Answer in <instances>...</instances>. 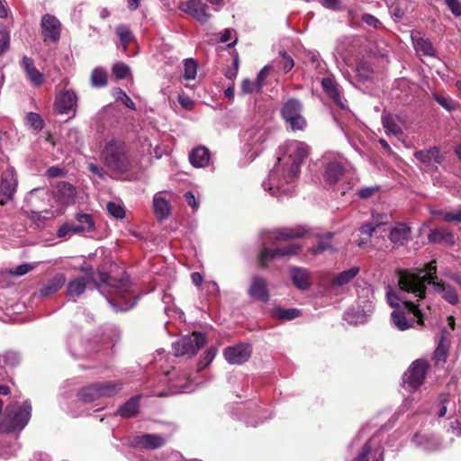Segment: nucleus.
Returning a JSON list of instances; mask_svg holds the SVG:
<instances>
[{
  "label": "nucleus",
  "mask_w": 461,
  "mask_h": 461,
  "mask_svg": "<svg viewBox=\"0 0 461 461\" xmlns=\"http://www.w3.org/2000/svg\"><path fill=\"white\" fill-rule=\"evenodd\" d=\"M309 151V146L299 140H287L281 145L276 162L262 183L264 190L276 197L292 194L301 165Z\"/></svg>",
  "instance_id": "1"
},
{
  "label": "nucleus",
  "mask_w": 461,
  "mask_h": 461,
  "mask_svg": "<svg viewBox=\"0 0 461 461\" xmlns=\"http://www.w3.org/2000/svg\"><path fill=\"white\" fill-rule=\"evenodd\" d=\"M436 261H431L423 268L415 271L407 270L399 276L400 292L411 294L418 300L426 296L427 285L431 284L434 290L452 305L459 303L456 289L442 281H438Z\"/></svg>",
  "instance_id": "2"
},
{
  "label": "nucleus",
  "mask_w": 461,
  "mask_h": 461,
  "mask_svg": "<svg viewBox=\"0 0 461 461\" xmlns=\"http://www.w3.org/2000/svg\"><path fill=\"white\" fill-rule=\"evenodd\" d=\"M304 232L305 230L302 227L276 229L262 232V249L258 257L261 267H267L268 263L272 260L296 255L302 249V246L298 243H292L274 249H268L267 246L276 245L281 240L300 238L304 234Z\"/></svg>",
  "instance_id": "3"
},
{
  "label": "nucleus",
  "mask_w": 461,
  "mask_h": 461,
  "mask_svg": "<svg viewBox=\"0 0 461 461\" xmlns=\"http://www.w3.org/2000/svg\"><path fill=\"white\" fill-rule=\"evenodd\" d=\"M386 298L389 305L395 309L391 313V323L394 328L403 331L411 328L414 324L413 319L408 320L404 313L399 310L401 305H402L404 309L411 312L417 318V322L420 325L423 324V313L419 306L412 302H410L400 296L395 289L388 286L386 291Z\"/></svg>",
  "instance_id": "4"
},
{
  "label": "nucleus",
  "mask_w": 461,
  "mask_h": 461,
  "mask_svg": "<svg viewBox=\"0 0 461 461\" xmlns=\"http://www.w3.org/2000/svg\"><path fill=\"white\" fill-rule=\"evenodd\" d=\"M101 157L104 166L113 173L124 174L132 167L128 148L122 140H111L106 142Z\"/></svg>",
  "instance_id": "5"
},
{
  "label": "nucleus",
  "mask_w": 461,
  "mask_h": 461,
  "mask_svg": "<svg viewBox=\"0 0 461 461\" xmlns=\"http://www.w3.org/2000/svg\"><path fill=\"white\" fill-rule=\"evenodd\" d=\"M32 416V404L29 400L23 403L15 402L9 405L0 423V433L21 432L28 424Z\"/></svg>",
  "instance_id": "6"
},
{
  "label": "nucleus",
  "mask_w": 461,
  "mask_h": 461,
  "mask_svg": "<svg viewBox=\"0 0 461 461\" xmlns=\"http://www.w3.org/2000/svg\"><path fill=\"white\" fill-rule=\"evenodd\" d=\"M110 294L114 298H108L111 306L116 311H128L133 308L137 303V298L131 299V281L129 276L123 275L120 279L111 277L109 284Z\"/></svg>",
  "instance_id": "7"
},
{
  "label": "nucleus",
  "mask_w": 461,
  "mask_h": 461,
  "mask_svg": "<svg viewBox=\"0 0 461 461\" xmlns=\"http://www.w3.org/2000/svg\"><path fill=\"white\" fill-rule=\"evenodd\" d=\"M267 136V131L261 126L250 127L242 133V151L249 160L255 159L262 152Z\"/></svg>",
  "instance_id": "8"
},
{
  "label": "nucleus",
  "mask_w": 461,
  "mask_h": 461,
  "mask_svg": "<svg viewBox=\"0 0 461 461\" xmlns=\"http://www.w3.org/2000/svg\"><path fill=\"white\" fill-rule=\"evenodd\" d=\"M122 384L115 381L96 383L83 387L77 393L80 401L91 402L104 397H112L121 391Z\"/></svg>",
  "instance_id": "9"
},
{
  "label": "nucleus",
  "mask_w": 461,
  "mask_h": 461,
  "mask_svg": "<svg viewBox=\"0 0 461 461\" xmlns=\"http://www.w3.org/2000/svg\"><path fill=\"white\" fill-rule=\"evenodd\" d=\"M207 342L206 336L201 332H193L190 336H184L172 344L175 355L194 356Z\"/></svg>",
  "instance_id": "10"
},
{
  "label": "nucleus",
  "mask_w": 461,
  "mask_h": 461,
  "mask_svg": "<svg viewBox=\"0 0 461 461\" xmlns=\"http://www.w3.org/2000/svg\"><path fill=\"white\" fill-rule=\"evenodd\" d=\"M302 108L301 102L294 98L286 101L282 107V116L293 131H302L306 126V121L302 115Z\"/></svg>",
  "instance_id": "11"
},
{
  "label": "nucleus",
  "mask_w": 461,
  "mask_h": 461,
  "mask_svg": "<svg viewBox=\"0 0 461 461\" xmlns=\"http://www.w3.org/2000/svg\"><path fill=\"white\" fill-rule=\"evenodd\" d=\"M429 365L424 359H416L404 374L403 382L411 389H418L424 382Z\"/></svg>",
  "instance_id": "12"
},
{
  "label": "nucleus",
  "mask_w": 461,
  "mask_h": 461,
  "mask_svg": "<svg viewBox=\"0 0 461 461\" xmlns=\"http://www.w3.org/2000/svg\"><path fill=\"white\" fill-rule=\"evenodd\" d=\"M77 95L71 89H63L55 99V111L60 114H69L71 117L76 115V110L77 106Z\"/></svg>",
  "instance_id": "13"
},
{
  "label": "nucleus",
  "mask_w": 461,
  "mask_h": 461,
  "mask_svg": "<svg viewBox=\"0 0 461 461\" xmlns=\"http://www.w3.org/2000/svg\"><path fill=\"white\" fill-rule=\"evenodd\" d=\"M41 28L44 41L57 42L59 41L61 23L55 15L44 14L41 21Z\"/></svg>",
  "instance_id": "14"
},
{
  "label": "nucleus",
  "mask_w": 461,
  "mask_h": 461,
  "mask_svg": "<svg viewBox=\"0 0 461 461\" xmlns=\"http://www.w3.org/2000/svg\"><path fill=\"white\" fill-rule=\"evenodd\" d=\"M179 9L193 16L201 23H205L211 18L208 13V6L201 0H185L180 3Z\"/></svg>",
  "instance_id": "15"
},
{
  "label": "nucleus",
  "mask_w": 461,
  "mask_h": 461,
  "mask_svg": "<svg viewBox=\"0 0 461 461\" xmlns=\"http://www.w3.org/2000/svg\"><path fill=\"white\" fill-rule=\"evenodd\" d=\"M17 180L15 177L14 169L8 167L2 173L0 180V204L4 205L8 201L12 200L13 195L16 190Z\"/></svg>",
  "instance_id": "16"
},
{
  "label": "nucleus",
  "mask_w": 461,
  "mask_h": 461,
  "mask_svg": "<svg viewBox=\"0 0 461 461\" xmlns=\"http://www.w3.org/2000/svg\"><path fill=\"white\" fill-rule=\"evenodd\" d=\"M225 360L230 365H241L251 357V348L249 344L240 343L227 347L223 350Z\"/></svg>",
  "instance_id": "17"
},
{
  "label": "nucleus",
  "mask_w": 461,
  "mask_h": 461,
  "mask_svg": "<svg viewBox=\"0 0 461 461\" xmlns=\"http://www.w3.org/2000/svg\"><path fill=\"white\" fill-rule=\"evenodd\" d=\"M414 157L423 167L429 169L437 168L443 160V157L438 147L416 151Z\"/></svg>",
  "instance_id": "18"
},
{
  "label": "nucleus",
  "mask_w": 461,
  "mask_h": 461,
  "mask_svg": "<svg viewBox=\"0 0 461 461\" xmlns=\"http://www.w3.org/2000/svg\"><path fill=\"white\" fill-rule=\"evenodd\" d=\"M82 271L86 273L85 277L75 278L68 284L67 291L71 297H78L83 294L86 291V285L94 281L91 267H83Z\"/></svg>",
  "instance_id": "19"
},
{
  "label": "nucleus",
  "mask_w": 461,
  "mask_h": 461,
  "mask_svg": "<svg viewBox=\"0 0 461 461\" xmlns=\"http://www.w3.org/2000/svg\"><path fill=\"white\" fill-rule=\"evenodd\" d=\"M248 293L253 300L264 303H267L269 301V292L267 282L260 276H256L252 277Z\"/></svg>",
  "instance_id": "20"
},
{
  "label": "nucleus",
  "mask_w": 461,
  "mask_h": 461,
  "mask_svg": "<svg viewBox=\"0 0 461 461\" xmlns=\"http://www.w3.org/2000/svg\"><path fill=\"white\" fill-rule=\"evenodd\" d=\"M133 445L146 449H156L166 444V438L158 434H144L133 438Z\"/></svg>",
  "instance_id": "21"
},
{
  "label": "nucleus",
  "mask_w": 461,
  "mask_h": 461,
  "mask_svg": "<svg viewBox=\"0 0 461 461\" xmlns=\"http://www.w3.org/2000/svg\"><path fill=\"white\" fill-rule=\"evenodd\" d=\"M382 124L387 135L399 137L402 134L403 121L397 114L383 113Z\"/></svg>",
  "instance_id": "22"
},
{
  "label": "nucleus",
  "mask_w": 461,
  "mask_h": 461,
  "mask_svg": "<svg viewBox=\"0 0 461 461\" xmlns=\"http://www.w3.org/2000/svg\"><path fill=\"white\" fill-rule=\"evenodd\" d=\"M389 238L393 247L402 246L411 238V229L406 223L397 222L391 229Z\"/></svg>",
  "instance_id": "23"
},
{
  "label": "nucleus",
  "mask_w": 461,
  "mask_h": 461,
  "mask_svg": "<svg viewBox=\"0 0 461 461\" xmlns=\"http://www.w3.org/2000/svg\"><path fill=\"white\" fill-rule=\"evenodd\" d=\"M21 65L25 71L31 84L34 86H41L44 83V77L34 66L33 59L29 57H23Z\"/></svg>",
  "instance_id": "24"
},
{
  "label": "nucleus",
  "mask_w": 461,
  "mask_h": 461,
  "mask_svg": "<svg viewBox=\"0 0 461 461\" xmlns=\"http://www.w3.org/2000/svg\"><path fill=\"white\" fill-rule=\"evenodd\" d=\"M321 86L324 92L341 108H345L344 99L341 95V88L339 84L330 77L321 80Z\"/></svg>",
  "instance_id": "25"
},
{
  "label": "nucleus",
  "mask_w": 461,
  "mask_h": 461,
  "mask_svg": "<svg viewBox=\"0 0 461 461\" xmlns=\"http://www.w3.org/2000/svg\"><path fill=\"white\" fill-rule=\"evenodd\" d=\"M384 450L381 447L373 448L371 441L367 440L363 445L355 461H384Z\"/></svg>",
  "instance_id": "26"
},
{
  "label": "nucleus",
  "mask_w": 461,
  "mask_h": 461,
  "mask_svg": "<svg viewBox=\"0 0 461 461\" xmlns=\"http://www.w3.org/2000/svg\"><path fill=\"white\" fill-rule=\"evenodd\" d=\"M210 159V151L203 146L196 147L189 153V161L195 167H204L208 166Z\"/></svg>",
  "instance_id": "27"
},
{
  "label": "nucleus",
  "mask_w": 461,
  "mask_h": 461,
  "mask_svg": "<svg viewBox=\"0 0 461 461\" xmlns=\"http://www.w3.org/2000/svg\"><path fill=\"white\" fill-rule=\"evenodd\" d=\"M77 195L76 188L69 183L61 182L57 186L56 197L62 204H71Z\"/></svg>",
  "instance_id": "28"
},
{
  "label": "nucleus",
  "mask_w": 461,
  "mask_h": 461,
  "mask_svg": "<svg viewBox=\"0 0 461 461\" xmlns=\"http://www.w3.org/2000/svg\"><path fill=\"white\" fill-rule=\"evenodd\" d=\"M344 174V166L339 160H331L324 167V178L333 184L339 180Z\"/></svg>",
  "instance_id": "29"
},
{
  "label": "nucleus",
  "mask_w": 461,
  "mask_h": 461,
  "mask_svg": "<svg viewBox=\"0 0 461 461\" xmlns=\"http://www.w3.org/2000/svg\"><path fill=\"white\" fill-rule=\"evenodd\" d=\"M430 243H439L446 245H453L455 243L454 235L444 228H437L432 230L428 235Z\"/></svg>",
  "instance_id": "30"
},
{
  "label": "nucleus",
  "mask_w": 461,
  "mask_h": 461,
  "mask_svg": "<svg viewBox=\"0 0 461 461\" xmlns=\"http://www.w3.org/2000/svg\"><path fill=\"white\" fill-rule=\"evenodd\" d=\"M66 277L64 274H57L45 283L40 290L42 296L50 295L59 291L65 284Z\"/></svg>",
  "instance_id": "31"
},
{
  "label": "nucleus",
  "mask_w": 461,
  "mask_h": 461,
  "mask_svg": "<svg viewBox=\"0 0 461 461\" xmlns=\"http://www.w3.org/2000/svg\"><path fill=\"white\" fill-rule=\"evenodd\" d=\"M154 212L159 220L167 219L171 212V206L167 200L159 194H156L153 197Z\"/></svg>",
  "instance_id": "32"
},
{
  "label": "nucleus",
  "mask_w": 461,
  "mask_h": 461,
  "mask_svg": "<svg viewBox=\"0 0 461 461\" xmlns=\"http://www.w3.org/2000/svg\"><path fill=\"white\" fill-rule=\"evenodd\" d=\"M294 285L302 290L307 289L310 285V274L308 270L302 267H293L290 271Z\"/></svg>",
  "instance_id": "33"
},
{
  "label": "nucleus",
  "mask_w": 461,
  "mask_h": 461,
  "mask_svg": "<svg viewBox=\"0 0 461 461\" xmlns=\"http://www.w3.org/2000/svg\"><path fill=\"white\" fill-rule=\"evenodd\" d=\"M449 340L445 335L441 336L437 348L433 354V359L437 366L443 365L446 363L449 351Z\"/></svg>",
  "instance_id": "34"
},
{
  "label": "nucleus",
  "mask_w": 461,
  "mask_h": 461,
  "mask_svg": "<svg viewBox=\"0 0 461 461\" xmlns=\"http://www.w3.org/2000/svg\"><path fill=\"white\" fill-rule=\"evenodd\" d=\"M139 410V396H135L122 404L117 411V414L124 418L134 416Z\"/></svg>",
  "instance_id": "35"
},
{
  "label": "nucleus",
  "mask_w": 461,
  "mask_h": 461,
  "mask_svg": "<svg viewBox=\"0 0 461 461\" xmlns=\"http://www.w3.org/2000/svg\"><path fill=\"white\" fill-rule=\"evenodd\" d=\"M359 273L358 267H353L348 270H344L339 273L333 279V285L337 286H342L344 285L348 284L352 279H354Z\"/></svg>",
  "instance_id": "36"
},
{
  "label": "nucleus",
  "mask_w": 461,
  "mask_h": 461,
  "mask_svg": "<svg viewBox=\"0 0 461 461\" xmlns=\"http://www.w3.org/2000/svg\"><path fill=\"white\" fill-rule=\"evenodd\" d=\"M76 220L78 224L77 225L80 232H90L95 228L92 216L88 213H77Z\"/></svg>",
  "instance_id": "37"
},
{
  "label": "nucleus",
  "mask_w": 461,
  "mask_h": 461,
  "mask_svg": "<svg viewBox=\"0 0 461 461\" xmlns=\"http://www.w3.org/2000/svg\"><path fill=\"white\" fill-rule=\"evenodd\" d=\"M413 43L417 52L430 57L435 55V50L429 40L423 38L413 39Z\"/></svg>",
  "instance_id": "38"
},
{
  "label": "nucleus",
  "mask_w": 461,
  "mask_h": 461,
  "mask_svg": "<svg viewBox=\"0 0 461 461\" xmlns=\"http://www.w3.org/2000/svg\"><path fill=\"white\" fill-rule=\"evenodd\" d=\"M115 32L122 42L123 49L126 50L127 46L134 40L131 31L128 26L120 24L115 28Z\"/></svg>",
  "instance_id": "39"
},
{
  "label": "nucleus",
  "mask_w": 461,
  "mask_h": 461,
  "mask_svg": "<svg viewBox=\"0 0 461 461\" xmlns=\"http://www.w3.org/2000/svg\"><path fill=\"white\" fill-rule=\"evenodd\" d=\"M333 237V233L328 232L320 238L318 243L311 249L312 254H321L326 250L331 249L330 240Z\"/></svg>",
  "instance_id": "40"
},
{
  "label": "nucleus",
  "mask_w": 461,
  "mask_h": 461,
  "mask_svg": "<svg viewBox=\"0 0 461 461\" xmlns=\"http://www.w3.org/2000/svg\"><path fill=\"white\" fill-rule=\"evenodd\" d=\"M91 84L95 87H102L107 84L106 71L102 68H95L91 74Z\"/></svg>",
  "instance_id": "41"
},
{
  "label": "nucleus",
  "mask_w": 461,
  "mask_h": 461,
  "mask_svg": "<svg viewBox=\"0 0 461 461\" xmlns=\"http://www.w3.org/2000/svg\"><path fill=\"white\" fill-rule=\"evenodd\" d=\"M432 97L440 106H442L447 111L450 112L457 108V104L450 96L433 92Z\"/></svg>",
  "instance_id": "42"
},
{
  "label": "nucleus",
  "mask_w": 461,
  "mask_h": 461,
  "mask_svg": "<svg viewBox=\"0 0 461 461\" xmlns=\"http://www.w3.org/2000/svg\"><path fill=\"white\" fill-rule=\"evenodd\" d=\"M274 316L277 319L291 321L300 316V311L294 308L284 309L276 307L274 309Z\"/></svg>",
  "instance_id": "43"
},
{
  "label": "nucleus",
  "mask_w": 461,
  "mask_h": 461,
  "mask_svg": "<svg viewBox=\"0 0 461 461\" xmlns=\"http://www.w3.org/2000/svg\"><path fill=\"white\" fill-rule=\"evenodd\" d=\"M184 65V77L187 80H193L197 75V63L194 59H185Z\"/></svg>",
  "instance_id": "44"
},
{
  "label": "nucleus",
  "mask_w": 461,
  "mask_h": 461,
  "mask_svg": "<svg viewBox=\"0 0 461 461\" xmlns=\"http://www.w3.org/2000/svg\"><path fill=\"white\" fill-rule=\"evenodd\" d=\"M113 96L116 98V100L121 101L126 107L131 110L135 111L136 106L131 97L121 88L117 87L113 89Z\"/></svg>",
  "instance_id": "45"
},
{
  "label": "nucleus",
  "mask_w": 461,
  "mask_h": 461,
  "mask_svg": "<svg viewBox=\"0 0 461 461\" xmlns=\"http://www.w3.org/2000/svg\"><path fill=\"white\" fill-rule=\"evenodd\" d=\"M308 59L311 65L316 70L317 73L321 74L325 69V63L321 59L320 54L315 50L308 52Z\"/></svg>",
  "instance_id": "46"
},
{
  "label": "nucleus",
  "mask_w": 461,
  "mask_h": 461,
  "mask_svg": "<svg viewBox=\"0 0 461 461\" xmlns=\"http://www.w3.org/2000/svg\"><path fill=\"white\" fill-rule=\"evenodd\" d=\"M112 72L117 79H124L131 74V68L128 65L118 62L112 68Z\"/></svg>",
  "instance_id": "47"
},
{
  "label": "nucleus",
  "mask_w": 461,
  "mask_h": 461,
  "mask_svg": "<svg viewBox=\"0 0 461 461\" xmlns=\"http://www.w3.org/2000/svg\"><path fill=\"white\" fill-rule=\"evenodd\" d=\"M77 232H80V231H79V230H78L77 225H75L73 223L67 222V223L62 224L59 228V230L57 231V235L59 238L68 239L74 233H77Z\"/></svg>",
  "instance_id": "48"
},
{
  "label": "nucleus",
  "mask_w": 461,
  "mask_h": 461,
  "mask_svg": "<svg viewBox=\"0 0 461 461\" xmlns=\"http://www.w3.org/2000/svg\"><path fill=\"white\" fill-rule=\"evenodd\" d=\"M344 319L351 324L362 323L366 321V316L363 312L354 309L348 310L344 313Z\"/></svg>",
  "instance_id": "49"
},
{
  "label": "nucleus",
  "mask_w": 461,
  "mask_h": 461,
  "mask_svg": "<svg viewBox=\"0 0 461 461\" xmlns=\"http://www.w3.org/2000/svg\"><path fill=\"white\" fill-rule=\"evenodd\" d=\"M217 349L213 347L208 348L203 355L202 356L201 359L198 363L199 369L205 368L208 365H210L214 357H216Z\"/></svg>",
  "instance_id": "50"
},
{
  "label": "nucleus",
  "mask_w": 461,
  "mask_h": 461,
  "mask_svg": "<svg viewBox=\"0 0 461 461\" xmlns=\"http://www.w3.org/2000/svg\"><path fill=\"white\" fill-rule=\"evenodd\" d=\"M437 215L440 216L441 219L446 222L458 221L461 222V206L452 212H438Z\"/></svg>",
  "instance_id": "51"
},
{
  "label": "nucleus",
  "mask_w": 461,
  "mask_h": 461,
  "mask_svg": "<svg viewBox=\"0 0 461 461\" xmlns=\"http://www.w3.org/2000/svg\"><path fill=\"white\" fill-rule=\"evenodd\" d=\"M106 208L109 214H111L115 219H123L125 217V210L119 203L110 202L107 203Z\"/></svg>",
  "instance_id": "52"
},
{
  "label": "nucleus",
  "mask_w": 461,
  "mask_h": 461,
  "mask_svg": "<svg viewBox=\"0 0 461 461\" xmlns=\"http://www.w3.org/2000/svg\"><path fill=\"white\" fill-rule=\"evenodd\" d=\"M26 119L27 123L36 131H41L44 126L41 117L36 113H29Z\"/></svg>",
  "instance_id": "53"
},
{
  "label": "nucleus",
  "mask_w": 461,
  "mask_h": 461,
  "mask_svg": "<svg viewBox=\"0 0 461 461\" xmlns=\"http://www.w3.org/2000/svg\"><path fill=\"white\" fill-rule=\"evenodd\" d=\"M448 402L449 400L447 395L440 396L438 402L434 407L435 415L439 418L444 417L447 413Z\"/></svg>",
  "instance_id": "54"
},
{
  "label": "nucleus",
  "mask_w": 461,
  "mask_h": 461,
  "mask_svg": "<svg viewBox=\"0 0 461 461\" xmlns=\"http://www.w3.org/2000/svg\"><path fill=\"white\" fill-rule=\"evenodd\" d=\"M357 75L363 81L368 80L372 76L370 66L365 62H359L357 65Z\"/></svg>",
  "instance_id": "55"
},
{
  "label": "nucleus",
  "mask_w": 461,
  "mask_h": 461,
  "mask_svg": "<svg viewBox=\"0 0 461 461\" xmlns=\"http://www.w3.org/2000/svg\"><path fill=\"white\" fill-rule=\"evenodd\" d=\"M383 223V221H376L375 223L365 222L360 226L359 231L361 234L366 235L367 238H370L373 235L374 231L375 230V229Z\"/></svg>",
  "instance_id": "56"
},
{
  "label": "nucleus",
  "mask_w": 461,
  "mask_h": 461,
  "mask_svg": "<svg viewBox=\"0 0 461 461\" xmlns=\"http://www.w3.org/2000/svg\"><path fill=\"white\" fill-rule=\"evenodd\" d=\"M269 67H264L258 74L257 80L255 82V88L257 92H260L265 85V79L269 73Z\"/></svg>",
  "instance_id": "57"
},
{
  "label": "nucleus",
  "mask_w": 461,
  "mask_h": 461,
  "mask_svg": "<svg viewBox=\"0 0 461 461\" xmlns=\"http://www.w3.org/2000/svg\"><path fill=\"white\" fill-rule=\"evenodd\" d=\"M99 277V283H96V281H93L92 283L96 285V288L102 293H104V288L107 286L109 287L111 277L108 274L105 272H99L98 274Z\"/></svg>",
  "instance_id": "58"
},
{
  "label": "nucleus",
  "mask_w": 461,
  "mask_h": 461,
  "mask_svg": "<svg viewBox=\"0 0 461 461\" xmlns=\"http://www.w3.org/2000/svg\"><path fill=\"white\" fill-rule=\"evenodd\" d=\"M33 269V266L30 264H23L10 269V274L15 276H22Z\"/></svg>",
  "instance_id": "59"
},
{
  "label": "nucleus",
  "mask_w": 461,
  "mask_h": 461,
  "mask_svg": "<svg viewBox=\"0 0 461 461\" xmlns=\"http://www.w3.org/2000/svg\"><path fill=\"white\" fill-rule=\"evenodd\" d=\"M453 15L461 16V2L459 0H444Z\"/></svg>",
  "instance_id": "60"
},
{
  "label": "nucleus",
  "mask_w": 461,
  "mask_h": 461,
  "mask_svg": "<svg viewBox=\"0 0 461 461\" xmlns=\"http://www.w3.org/2000/svg\"><path fill=\"white\" fill-rule=\"evenodd\" d=\"M411 442L418 447H423L424 449L429 448V438L425 435L418 433L415 434L411 438Z\"/></svg>",
  "instance_id": "61"
},
{
  "label": "nucleus",
  "mask_w": 461,
  "mask_h": 461,
  "mask_svg": "<svg viewBox=\"0 0 461 461\" xmlns=\"http://www.w3.org/2000/svg\"><path fill=\"white\" fill-rule=\"evenodd\" d=\"M5 363L10 366H15L20 362V356L14 351H8L5 354Z\"/></svg>",
  "instance_id": "62"
},
{
  "label": "nucleus",
  "mask_w": 461,
  "mask_h": 461,
  "mask_svg": "<svg viewBox=\"0 0 461 461\" xmlns=\"http://www.w3.org/2000/svg\"><path fill=\"white\" fill-rule=\"evenodd\" d=\"M282 59H283L282 67H283L284 71L286 73L294 68V59L289 55H287L285 51L282 52Z\"/></svg>",
  "instance_id": "63"
},
{
  "label": "nucleus",
  "mask_w": 461,
  "mask_h": 461,
  "mask_svg": "<svg viewBox=\"0 0 461 461\" xmlns=\"http://www.w3.org/2000/svg\"><path fill=\"white\" fill-rule=\"evenodd\" d=\"M362 21L366 24H367L371 27H374V28H377L381 24L377 18H375L374 15L369 14H364L362 17Z\"/></svg>",
  "instance_id": "64"
}]
</instances>
